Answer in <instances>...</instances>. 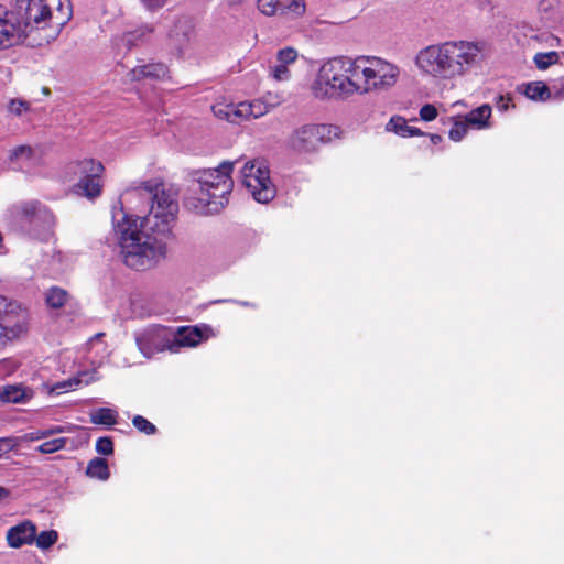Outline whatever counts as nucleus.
Masks as SVG:
<instances>
[{"label":"nucleus","instance_id":"f3484780","mask_svg":"<svg viewBox=\"0 0 564 564\" xmlns=\"http://www.w3.org/2000/svg\"><path fill=\"white\" fill-rule=\"evenodd\" d=\"M35 533L36 525L30 520H24L8 530L7 541L10 547L19 549L34 543Z\"/></svg>","mask_w":564,"mask_h":564},{"label":"nucleus","instance_id":"dca6fc26","mask_svg":"<svg viewBox=\"0 0 564 564\" xmlns=\"http://www.w3.org/2000/svg\"><path fill=\"white\" fill-rule=\"evenodd\" d=\"M297 57L299 53L295 48L291 46L281 48L276 53L275 63L269 67L270 76L278 82L289 80L291 78L289 67L296 62Z\"/></svg>","mask_w":564,"mask_h":564},{"label":"nucleus","instance_id":"72a5a7b5","mask_svg":"<svg viewBox=\"0 0 564 564\" xmlns=\"http://www.w3.org/2000/svg\"><path fill=\"white\" fill-rule=\"evenodd\" d=\"M192 32H193L192 21L187 18H182L177 21L175 29L172 31V36L177 37L181 33L183 39L188 41L191 39Z\"/></svg>","mask_w":564,"mask_h":564},{"label":"nucleus","instance_id":"4468645a","mask_svg":"<svg viewBox=\"0 0 564 564\" xmlns=\"http://www.w3.org/2000/svg\"><path fill=\"white\" fill-rule=\"evenodd\" d=\"M173 354H177L182 348H193L200 343L215 336L214 329L207 324H197L193 326H181L173 328Z\"/></svg>","mask_w":564,"mask_h":564},{"label":"nucleus","instance_id":"5701e85b","mask_svg":"<svg viewBox=\"0 0 564 564\" xmlns=\"http://www.w3.org/2000/svg\"><path fill=\"white\" fill-rule=\"evenodd\" d=\"M524 94L529 99L544 101L551 98V87L543 82H532L527 84Z\"/></svg>","mask_w":564,"mask_h":564},{"label":"nucleus","instance_id":"f8f14e48","mask_svg":"<svg viewBox=\"0 0 564 564\" xmlns=\"http://www.w3.org/2000/svg\"><path fill=\"white\" fill-rule=\"evenodd\" d=\"M135 344L145 358L163 351L173 354V327L152 324L134 333Z\"/></svg>","mask_w":564,"mask_h":564},{"label":"nucleus","instance_id":"0eeeda50","mask_svg":"<svg viewBox=\"0 0 564 564\" xmlns=\"http://www.w3.org/2000/svg\"><path fill=\"white\" fill-rule=\"evenodd\" d=\"M19 218L24 234L34 240L48 241L54 234L55 217L50 208L39 200L19 205Z\"/></svg>","mask_w":564,"mask_h":564},{"label":"nucleus","instance_id":"37998d69","mask_svg":"<svg viewBox=\"0 0 564 564\" xmlns=\"http://www.w3.org/2000/svg\"><path fill=\"white\" fill-rule=\"evenodd\" d=\"M9 496V490L0 486V501Z\"/></svg>","mask_w":564,"mask_h":564},{"label":"nucleus","instance_id":"20e7f679","mask_svg":"<svg viewBox=\"0 0 564 564\" xmlns=\"http://www.w3.org/2000/svg\"><path fill=\"white\" fill-rule=\"evenodd\" d=\"M235 162L224 161L217 167L197 171L193 192L196 195L195 208L203 214L220 212L227 204L234 188L231 172Z\"/></svg>","mask_w":564,"mask_h":564},{"label":"nucleus","instance_id":"6e6552de","mask_svg":"<svg viewBox=\"0 0 564 564\" xmlns=\"http://www.w3.org/2000/svg\"><path fill=\"white\" fill-rule=\"evenodd\" d=\"M102 337L104 334L98 333L94 337H91L86 344L87 354L85 356V359L87 364H89L93 367V369L78 371L76 376L67 380L56 382L55 384L48 387L50 394L59 395L64 392L76 390L78 387L83 384L87 386L96 380V369L104 364L105 358L107 357V349L106 345L102 341Z\"/></svg>","mask_w":564,"mask_h":564},{"label":"nucleus","instance_id":"b1692460","mask_svg":"<svg viewBox=\"0 0 564 564\" xmlns=\"http://www.w3.org/2000/svg\"><path fill=\"white\" fill-rule=\"evenodd\" d=\"M117 412L109 408H99L90 413L94 424L112 426L117 423Z\"/></svg>","mask_w":564,"mask_h":564},{"label":"nucleus","instance_id":"9d476101","mask_svg":"<svg viewBox=\"0 0 564 564\" xmlns=\"http://www.w3.org/2000/svg\"><path fill=\"white\" fill-rule=\"evenodd\" d=\"M240 173L243 186L256 202L267 204L275 197L276 189L270 178V171L264 161H247Z\"/></svg>","mask_w":564,"mask_h":564},{"label":"nucleus","instance_id":"a878e982","mask_svg":"<svg viewBox=\"0 0 564 564\" xmlns=\"http://www.w3.org/2000/svg\"><path fill=\"white\" fill-rule=\"evenodd\" d=\"M560 61V55L557 52H545V53H536L533 57V62L538 69L545 70L550 66L557 64Z\"/></svg>","mask_w":564,"mask_h":564},{"label":"nucleus","instance_id":"9b49d317","mask_svg":"<svg viewBox=\"0 0 564 564\" xmlns=\"http://www.w3.org/2000/svg\"><path fill=\"white\" fill-rule=\"evenodd\" d=\"M28 332L26 311L15 301L0 295V347Z\"/></svg>","mask_w":564,"mask_h":564},{"label":"nucleus","instance_id":"2eb2a0df","mask_svg":"<svg viewBox=\"0 0 564 564\" xmlns=\"http://www.w3.org/2000/svg\"><path fill=\"white\" fill-rule=\"evenodd\" d=\"M276 104L272 100L271 95L251 101H242L236 105V107L228 108L226 112L227 120L236 122L238 119H257L268 113Z\"/></svg>","mask_w":564,"mask_h":564},{"label":"nucleus","instance_id":"7ed1b4c3","mask_svg":"<svg viewBox=\"0 0 564 564\" xmlns=\"http://www.w3.org/2000/svg\"><path fill=\"white\" fill-rule=\"evenodd\" d=\"M72 15L70 0H28L24 20L14 11L0 9V50L22 43L34 26H48L55 36Z\"/></svg>","mask_w":564,"mask_h":564},{"label":"nucleus","instance_id":"cd10ccee","mask_svg":"<svg viewBox=\"0 0 564 564\" xmlns=\"http://www.w3.org/2000/svg\"><path fill=\"white\" fill-rule=\"evenodd\" d=\"M58 540V532L55 530L42 531L40 534L35 533V544L40 550H48Z\"/></svg>","mask_w":564,"mask_h":564},{"label":"nucleus","instance_id":"7c9ffc66","mask_svg":"<svg viewBox=\"0 0 564 564\" xmlns=\"http://www.w3.org/2000/svg\"><path fill=\"white\" fill-rule=\"evenodd\" d=\"M65 432V427L62 426V425H56V426H52V427H48V429H42V430H37V431H33V432H30L25 435V438L29 440V441H40V440H44V438H47L52 435H55V434H61V433H64Z\"/></svg>","mask_w":564,"mask_h":564},{"label":"nucleus","instance_id":"aec40b11","mask_svg":"<svg viewBox=\"0 0 564 564\" xmlns=\"http://www.w3.org/2000/svg\"><path fill=\"white\" fill-rule=\"evenodd\" d=\"M133 80H141L144 78L149 79H162L167 75V67L162 63H152L142 66H138L130 72Z\"/></svg>","mask_w":564,"mask_h":564},{"label":"nucleus","instance_id":"e433bc0d","mask_svg":"<svg viewBox=\"0 0 564 564\" xmlns=\"http://www.w3.org/2000/svg\"><path fill=\"white\" fill-rule=\"evenodd\" d=\"M30 108V104L25 100H21V99H12L10 102H9V111L11 113H14L17 116H21L24 111L29 110Z\"/></svg>","mask_w":564,"mask_h":564},{"label":"nucleus","instance_id":"39448f33","mask_svg":"<svg viewBox=\"0 0 564 564\" xmlns=\"http://www.w3.org/2000/svg\"><path fill=\"white\" fill-rule=\"evenodd\" d=\"M355 58L334 57L319 67L312 85L318 99H347L357 95Z\"/></svg>","mask_w":564,"mask_h":564},{"label":"nucleus","instance_id":"58836bf2","mask_svg":"<svg viewBox=\"0 0 564 564\" xmlns=\"http://www.w3.org/2000/svg\"><path fill=\"white\" fill-rule=\"evenodd\" d=\"M551 98L555 100L564 99V78L555 82L551 86Z\"/></svg>","mask_w":564,"mask_h":564},{"label":"nucleus","instance_id":"393cba45","mask_svg":"<svg viewBox=\"0 0 564 564\" xmlns=\"http://www.w3.org/2000/svg\"><path fill=\"white\" fill-rule=\"evenodd\" d=\"M32 154L33 150L30 147L19 145L11 151L9 159L17 169H23L26 162L31 160Z\"/></svg>","mask_w":564,"mask_h":564},{"label":"nucleus","instance_id":"1a4fd4ad","mask_svg":"<svg viewBox=\"0 0 564 564\" xmlns=\"http://www.w3.org/2000/svg\"><path fill=\"white\" fill-rule=\"evenodd\" d=\"M340 134V128L334 124H303L293 130L288 138V147L297 154L313 153Z\"/></svg>","mask_w":564,"mask_h":564},{"label":"nucleus","instance_id":"c756f323","mask_svg":"<svg viewBox=\"0 0 564 564\" xmlns=\"http://www.w3.org/2000/svg\"><path fill=\"white\" fill-rule=\"evenodd\" d=\"M68 438L58 437L46 441L36 447V451L41 454H53L65 448Z\"/></svg>","mask_w":564,"mask_h":564},{"label":"nucleus","instance_id":"c85d7f7f","mask_svg":"<svg viewBox=\"0 0 564 564\" xmlns=\"http://www.w3.org/2000/svg\"><path fill=\"white\" fill-rule=\"evenodd\" d=\"M281 13H292L294 15H302L305 12L304 0H279Z\"/></svg>","mask_w":564,"mask_h":564},{"label":"nucleus","instance_id":"4c0bfd02","mask_svg":"<svg viewBox=\"0 0 564 564\" xmlns=\"http://www.w3.org/2000/svg\"><path fill=\"white\" fill-rule=\"evenodd\" d=\"M437 109L431 104H426L420 109V118L423 121H433L437 117Z\"/></svg>","mask_w":564,"mask_h":564},{"label":"nucleus","instance_id":"2f4dec72","mask_svg":"<svg viewBox=\"0 0 564 564\" xmlns=\"http://www.w3.org/2000/svg\"><path fill=\"white\" fill-rule=\"evenodd\" d=\"M468 128L464 118L455 120L448 132L449 139L455 142L460 141L466 135Z\"/></svg>","mask_w":564,"mask_h":564},{"label":"nucleus","instance_id":"4be33fe9","mask_svg":"<svg viewBox=\"0 0 564 564\" xmlns=\"http://www.w3.org/2000/svg\"><path fill=\"white\" fill-rule=\"evenodd\" d=\"M87 476L99 480H107L110 476L108 463L105 458L96 457L88 463Z\"/></svg>","mask_w":564,"mask_h":564},{"label":"nucleus","instance_id":"a211bd4d","mask_svg":"<svg viewBox=\"0 0 564 564\" xmlns=\"http://www.w3.org/2000/svg\"><path fill=\"white\" fill-rule=\"evenodd\" d=\"M34 397V390L23 384L0 386V401L4 403L25 404Z\"/></svg>","mask_w":564,"mask_h":564},{"label":"nucleus","instance_id":"f03ea898","mask_svg":"<svg viewBox=\"0 0 564 564\" xmlns=\"http://www.w3.org/2000/svg\"><path fill=\"white\" fill-rule=\"evenodd\" d=\"M486 44L477 41H446L421 48L415 66L422 76L453 80L468 75L485 59Z\"/></svg>","mask_w":564,"mask_h":564},{"label":"nucleus","instance_id":"412c9836","mask_svg":"<svg viewBox=\"0 0 564 564\" xmlns=\"http://www.w3.org/2000/svg\"><path fill=\"white\" fill-rule=\"evenodd\" d=\"M386 130L403 138L424 134L420 129L409 126L406 120L400 116L391 117L386 126Z\"/></svg>","mask_w":564,"mask_h":564},{"label":"nucleus","instance_id":"79ce46f5","mask_svg":"<svg viewBox=\"0 0 564 564\" xmlns=\"http://www.w3.org/2000/svg\"><path fill=\"white\" fill-rule=\"evenodd\" d=\"M430 140L433 144H438L442 141V137L440 134H430Z\"/></svg>","mask_w":564,"mask_h":564},{"label":"nucleus","instance_id":"ddd939ff","mask_svg":"<svg viewBox=\"0 0 564 564\" xmlns=\"http://www.w3.org/2000/svg\"><path fill=\"white\" fill-rule=\"evenodd\" d=\"M72 170L78 182L75 184V193L94 199L101 193L100 175L104 166L93 159H85L72 165Z\"/></svg>","mask_w":564,"mask_h":564},{"label":"nucleus","instance_id":"473e14b6","mask_svg":"<svg viewBox=\"0 0 564 564\" xmlns=\"http://www.w3.org/2000/svg\"><path fill=\"white\" fill-rule=\"evenodd\" d=\"M132 424L139 432L145 435H153L156 433V426L142 415H134L132 417Z\"/></svg>","mask_w":564,"mask_h":564},{"label":"nucleus","instance_id":"6ab92c4d","mask_svg":"<svg viewBox=\"0 0 564 564\" xmlns=\"http://www.w3.org/2000/svg\"><path fill=\"white\" fill-rule=\"evenodd\" d=\"M492 109L488 104H484L471 111H469L464 120L469 126V128L475 130H486L492 127L490 118H491Z\"/></svg>","mask_w":564,"mask_h":564},{"label":"nucleus","instance_id":"f257e3e1","mask_svg":"<svg viewBox=\"0 0 564 564\" xmlns=\"http://www.w3.org/2000/svg\"><path fill=\"white\" fill-rule=\"evenodd\" d=\"M126 197L140 198L150 204L145 216L115 212L113 228L123 263L134 270L154 268L167 253L173 240V227L178 213L176 193L153 181L128 191Z\"/></svg>","mask_w":564,"mask_h":564},{"label":"nucleus","instance_id":"bb28decb","mask_svg":"<svg viewBox=\"0 0 564 564\" xmlns=\"http://www.w3.org/2000/svg\"><path fill=\"white\" fill-rule=\"evenodd\" d=\"M68 299V293L57 286L51 288L46 293V303L48 306L58 308L62 307Z\"/></svg>","mask_w":564,"mask_h":564},{"label":"nucleus","instance_id":"a19ab883","mask_svg":"<svg viewBox=\"0 0 564 564\" xmlns=\"http://www.w3.org/2000/svg\"><path fill=\"white\" fill-rule=\"evenodd\" d=\"M229 107H236V105L215 106V107H213V111H214L215 116H217L218 118H223V119L227 120L226 112Z\"/></svg>","mask_w":564,"mask_h":564},{"label":"nucleus","instance_id":"f704fd0d","mask_svg":"<svg viewBox=\"0 0 564 564\" xmlns=\"http://www.w3.org/2000/svg\"><path fill=\"white\" fill-rule=\"evenodd\" d=\"M258 9L264 15L271 17L280 12L279 0H258Z\"/></svg>","mask_w":564,"mask_h":564},{"label":"nucleus","instance_id":"423d86ee","mask_svg":"<svg viewBox=\"0 0 564 564\" xmlns=\"http://www.w3.org/2000/svg\"><path fill=\"white\" fill-rule=\"evenodd\" d=\"M355 64L357 95L387 90L397 83L400 74L397 65L376 56H358Z\"/></svg>","mask_w":564,"mask_h":564},{"label":"nucleus","instance_id":"c9c22d12","mask_svg":"<svg viewBox=\"0 0 564 564\" xmlns=\"http://www.w3.org/2000/svg\"><path fill=\"white\" fill-rule=\"evenodd\" d=\"M96 451L101 455H110L113 452V443L110 437H99L96 442Z\"/></svg>","mask_w":564,"mask_h":564},{"label":"nucleus","instance_id":"c03bdc74","mask_svg":"<svg viewBox=\"0 0 564 564\" xmlns=\"http://www.w3.org/2000/svg\"><path fill=\"white\" fill-rule=\"evenodd\" d=\"M243 306H249V303L248 302H243L241 303Z\"/></svg>","mask_w":564,"mask_h":564},{"label":"nucleus","instance_id":"ea45409f","mask_svg":"<svg viewBox=\"0 0 564 564\" xmlns=\"http://www.w3.org/2000/svg\"><path fill=\"white\" fill-rule=\"evenodd\" d=\"M495 105H496L497 109L500 112H506L512 106L511 105V97L510 96L499 95L495 99Z\"/></svg>","mask_w":564,"mask_h":564}]
</instances>
